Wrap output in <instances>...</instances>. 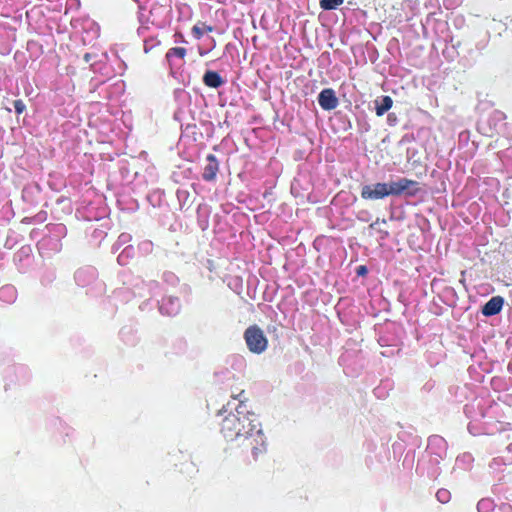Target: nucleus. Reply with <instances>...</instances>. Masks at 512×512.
<instances>
[{"label": "nucleus", "mask_w": 512, "mask_h": 512, "mask_svg": "<svg viewBox=\"0 0 512 512\" xmlns=\"http://www.w3.org/2000/svg\"><path fill=\"white\" fill-rule=\"evenodd\" d=\"M221 433L230 441L242 439L245 446L251 448L255 461L266 453V439L260 423L256 415L248 412L242 402L235 412L229 413L223 419Z\"/></svg>", "instance_id": "f257e3e1"}, {"label": "nucleus", "mask_w": 512, "mask_h": 512, "mask_svg": "<svg viewBox=\"0 0 512 512\" xmlns=\"http://www.w3.org/2000/svg\"><path fill=\"white\" fill-rule=\"evenodd\" d=\"M367 273V268L365 266H359L357 269L358 275H365Z\"/></svg>", "instance_id": "a211bd4d"}, {"label": "nucleus", "mask_w": 512, "mask_h": 512, "mask_svg": "<svg viewBox=\"0 0 512 512\" xmlns=\"http://www.w3.org/2000/svg\"><path fill=\"white\" fill-rule=\"evenodd\" d=\"M214 28L210 25H207L206 23H199L197 25H194L192 28L193 36L196 39H201L204 35V33L212 32Z\"/></svg>", "instance_id": "ddd939ff"}, {"label": "nucleus", "mask_w": 512, "mask_h": 512, "mask_svg": "<svg viewBox=\"0 0 512 512\" xmlns=\"http://www.w3.org/2000/svg\"><path fill=\"white\" fill-rule=\"evenodd\" d=\"M161 44H162L161 40L158 39V37L151 36L144 40V46H143L144 52L146 54L154 52L155 50L160 48Z\"/></svg>", "instance_id": "f8f14e48"}, {"label": "nucleus", "mask_w": 512, "mask_h": 512, "mask_svg": "<svg viewBox=\"0 0 512 512\" xmlns=\"http://www.w3.org/2000/svg\"><path fill=\"white\" fill-rule=\"evenodd\" d=\"M393 100L390 96H383L381 101H375V111L377 116H383L388 110L391 109Z\"/></svg>", "instance_id": "9b49d317"}, {"label": "nucleus", "mask_w": 512, "mask_h": 512, "mask_svg": "<svg viewBox=\"0 0 512 512\" xmlns=\"http://www.w3.org/2000/svg\"><path fill=\"white\" fill-rule=\"evenodd\" d=\"M90 59H91V54H90V53H86V54L84 55V61H85V62H89V61H90Z\"/></svg>", "instance_id": "aec40b11"}, {"label": "nucleus", "mask_w": 512, "mask_h": 512, "mask_svg": "<svg viewBox=\"0 0 512 512\" xmlns=\"http://www.w3.org/2000/svg\"><path fill=\"white\" fill-rule=\"evenodd\" d=\"M13 104L17 114H22L26 109L24 102L20 99L15 100Z\"/></svg>", "instance_id": "dca6fc26"}, {"label": "nucleus", "mask_w": 512, "mask_h": 512, "mask_svg": "<svg viewBox=\"0 0 512 512\" xmlns=\"http://www.w3.org/2000/svg\"><path fill=\"white\" fill-rule=\"evenodd\" d=\"M436 497L441 503H446L450 499V493L445 489H440L437 491Z\"/></svg>", "instance_id": "2eb2a0df"}, {"label": "nucleus", "mask_w": 512, "mask_h": 512, "mask_svg": "<svg viewBox=\"0 0 512 512\" xmlns=\"http://www.w3.org/2000/svg\"><path fill=\"white\" fill-rule=\"evenodd\" d=\"M203 83L210 88H219L224 84V80L215 71L208 70L203 76Z\"/></svg>", "instance_id": "1a4fd4ad"}, {"label": "nucleus", "mask_w": 512, "mask_h": 512, "mask_svg": "<svg viewBox=\"0 0 512 512\" xmlns=\"http://www.w3.org/2000/svg\"><path fill=\"white\" fill-rule=\"evenodd\" d=\"M388 196L386 183L364 185L361 189V197L364 200H378Z\"/></svg>", "instance_id": "39448f33"}, {"label": "nucleus", "mask_w": 512, "mask_h": 512, "mask_svg": "<svg viewBox=\"0 0 512 512\" xmlns=\"http://www.w3.org/2000/svg\"><path fill=\"white\" fill-rule=\"evenodd\" d=\"M344 0H320V7L323 10H334L342 5Z\"/></svg>", "instance_id": "4468645a"}, {"label": "nucleus", "mask_w": 512, "mask_h": 512, "mask_svg": "<svg viewBox=\"0 0 512 512\" xmlns=\"http://www.w3.org/2000/svg\"><path fill=\"white\" fill-rule=\"evenodd\" d=\"M15 291L12 287H2L0 289V297H2L4 294H14Z\"/></svg>", "instance_id": "f3484780"}, {"label": "nucleus", "mask_w": 512, "mask_h": 512, "mask_svg": "<svg viewBox=\"0 0 512 512\" xmlns=\"http://www.w3.org/2000/svg\"><path fill=\"white\" fill-rule=\"evenodd\" d=\"M187 55V50L186 48L184 47H172L170 48L166 55H165V59L167 61V63L169 64L170 67L173 66V59L176 57V58H179V59H184Z\"/></svg>", "instance_id": "9d476101"}, {"label": "nucleus", "mask_w": 512, "mask_h": 512, "mask_svg": "<svg viewBox=\"0 0 512 512\" xmlns=\"http://www.w3.org/2000/svg\"><path fill=\"white\" fill-rule=\"evenodd\" d=\"M247 348L254 354L263 353L268 347V339L263 330L257 325H251L244 331Z\"/></svg>", "instance_id": "f03ea898"}, {"label": "nucleus", "mask_w": 512, "mask_h": 512, "mask_svg": "<svg viewBox=\"0 0 512 512\" xmlns=\"http://www.w3.org/2000/svg\"><path fill=\"white\" fill-rule=\"evenodd\" d=\"M206 161L207 164L203 168L202 178L204 181L212 182L216 179L219 171V162L214 154H208Z\"/></svg>", "instance_id": "0eeeda50"}, {"label": "nucleus", "mask_w": 512, "mask_h": 512, "mask_svg": "<svg viewBox=\"0 0 512 512\" xmlns=\"http://www.w3.org/2000/svg\"><path fill=\"white\" fill-rule=\"evenodd\" d=\"M318 103L323 110L331 111L338 106L339 101L334 90L326 88L319 93Z\"/></svg>", "instance_id": "423d86ee"}, {"label": "nucleus", "mask_w": 512, "mask_h": 512, "mask_svg": "<svg viewBox=\"0 0 512 512\" xmlns=\"http://www.w3.org/2000/svg\"><path fill=\"white\" fill-rule=\"evenodd\" d=\"M174 466L176 471L185 475V479H192L198 472V468L191 461L189 455L180 454L175 457Z\"/></svg>", "instance_id": "20e7f679"}, {"label": "nucleus", "mask_w": 512, "mask_h": 512, "mask_svg": "<svg viewBox=\"0 0 512 512\" xmlns=\"http://www.w3.org/2000/svg\"><path fill=\"white\" fill-rule=\"evenodd\" d=\"M378 222H379V220H376L375 222L371 223V224L369 225V228H374V227H375V225H376Z\"/></svg>", "instance_id": "412c9836"}, {"label": "nucleus", "mask_w": 512, "mask_h": 512, "mask_svg": "<svg viewBox=\"0 0 512 512\" xmlns=\"http://www.w3.org/2000/svg\"><path fill=\"white\" fill-rule=\"evenodd\" d=\"M174 37H175L178 41H180V42H186V41H185V39H184V36H183V34H182L181 32H176V33H175V35H174Z\"/></svg>", "instance_id": "6ab92c4d"}, {"label": "nucleus", "mask_w": 512, "mask_h": 512, "mask_svg": "<svg viewBox=\"0 0 512 512\" xmlns=\"http://www.w3.org/2000/svg\"><path fill=\"white\" fill-rule=\"evenodd\" d=\"M504 304V300L501 296L492 297L482 308V314L484 316H494L500 313Z\"/></svg>", "instance_id": "6e6552de"}, {"label": "nucleus", "mask_w": 512, "mask_h": 512, "mask_svg": "<svg viewBox=\"0 0 512 512\" xmlns=\"http://www.w3.org/2000/svg\"><path fill=\"white\" fill-rule=\"evenodd\" d=\"M388 196H401L408 197L416 196L419 191V183L415 180L408 178H400L397 181L386 183Z\"/></svg>", "instance_id": "7ed1b4c3"}]
</instances>
